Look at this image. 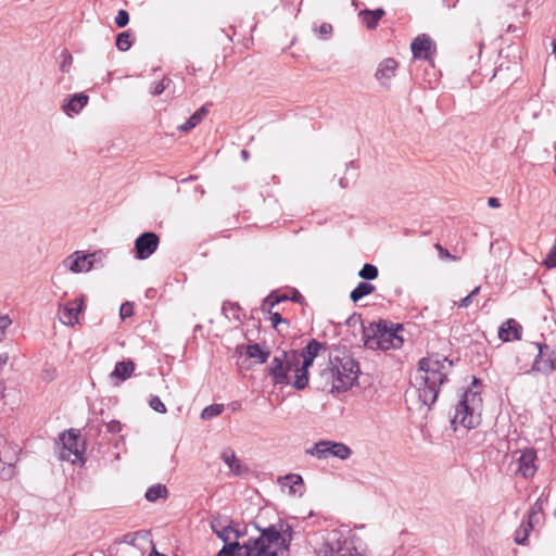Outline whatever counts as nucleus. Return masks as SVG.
<instances>
[{"mask_svg": "<svg viewBox=\"0 0 556 556\" xmlns=\"http://www.w3.org/2000/svg\"><path fill=\"white\" fill-rule=\"evenodd\" d=\"M452 362L447 357L431 355L419 361L418 369L414 377L415 390L412 393L419 403V408H430L437 401L440 387L447 377V369Z\"/></svg>", "mask_w": 556, "mask_h": 556, "instance_id": "f257e3e1", "label": "nucleus"}, {"mask_svg": "<svg viewBox=\"0 0 556 556\" xmlns=\"http://www.w3.org/2000/svg\"><path fill=\"white\" fill-rule=\"evenodd\" d=\"M403 328L401 325L379 320L370 323L368 326H363V340L364 345L370 350H396L402 348L403 338L400 331Z\"/></svg>", "mask_w": 556, "mask_h": 556, "instance_id": "f03ea898", "label": "nucleus"}, {"mask_svg": "<svg viewBox=\"0 0 556 556\" xmlns=\"http://www.w3.org/2000/svg\"><path fill=\"white\" fill-rule=\"evenodd\" d=\"M482 412V397L478 391L467 389L455 406V414L451 420L454 430L457 426L473 429L480 425Z\"/></svg>", "mask_w": 556, "mask_h": 556, "instance_id": "7ed1b4c3", "label": "nucleus"}, {"mask_svg": "<svg viewBox=\"0 0 556 556\" xmlns=\"http://www.w3.org/2000/svg\"><path fill=\"white\" fill-rule=\"evenodd\" d=\"M300 355L298 351L282 352L280 356H275L269 367V376L275 384H292L298 375L300 365Z\"/></svg>", "mask_w": 556, "mask_h": 556, "instance_id": "20e7f679", "label": "nucleus"}, {"mask_svg": "<svg viewBox=\"0 0 556 556\" xmlns=\"http://www.w3.org/2000/svg\"><path fill=\"white\" fill-rule=\"evenodd\" d=\"M332 362L338 381L337 392H345L356 383L359 375V366L352 356L345 353L341 356L334 355Z\"/></svg>", "mask_w": 556, "mask_h": 556, "instance_id": "39448f33", "label": "nucleus"}, {"mask_svg": "<svg viewBox=\"0 0 556 556\" xmlns=\"http://www.w3.org/2000/svg\"><path fill=\"white\" fill-rule=\"evenodd\" d=\"M324 349V345L317 340L313 339L308 342L306 348L299 353L300 355V365L298 369V375H295V380L293 381V387L296 390H303L306 388L308 383V368L312 366L315 357L319 354L320 350Z\"/></svg>", "mask_w": 556, "mask_h": 556, "instance_id": "423d86ee", "label": "nucleus"}, {"mask_svg": "<svg viewBox=\"0 0 556 556\" xmlns=\"http://www.w3.org/2000/svg\"><path fill=\"white\" fill-rule=\"evenodd\" d=\"M306 453L318 459H327L328 457H337L345 460L351 457L352 450L344 443L334 442L329 440H321L316 442Z\"/></svg>", "mask_w": 556, "mask_h": 556, "instance_id": "0eeeda50", "label": "nucleus"}, {"mask_svg": "<svg viewBox=\"0 0 556 556\" xmlns=\"http://www.w3.org/2000/svg\"><path fill=\"white\" fill-rule=\"evenodd\" d=\"M242 547V556H277L278 548L269 536V532L266 529L262 530L260 538L250 539L245 542Z\"/></svg>", "mask_w": 556, "mask_h": 556, "instance_id": "6e6552de", "label": "nucleus"}, {"mask_svg": "<svg viewBox=\"0 0 556 556\" xmlns=\"http://www.w3.org/2000/svg\"><path fill=\"white\" fill-rule=\"evenodd\" d=\"M62 447L60 458L76 464L83 460L84 446L79 442V434L71 429L60 435Z\"/></svg>", "mask_w": 556, "mask_h": 556, "instance_id": "1a4fd4ad", "label": "nucleus"}, {"mask_svg": "<svg viewBox=\"0 0 556 556\" xmlns=\"http://www.w3.org/2000/svg\"><path fill=\"white\" fill-rule=\"evenodd\" d=\"M84 307L85 295L67 303H60L58 308L59 320L65 326H75L78 324V317Z\"/></svg>", "mask_w": 556, "mask_h": 556, "instance_id": "9d476101", "label": "nucleus"}, {"mask_svg": "<svg viewBox=\"0 0 556 556\" xmlns=\"http://www.w3.org/2000/svg\"><path fill=\"white\" fill-rule=\"evenodd\" d=\"M159 243L160 238L155 232H143L135 241L136 257L147 260L157 250Z\"/></svg>", "mask_w": 556, "mask_h": 556, "instance_id": "9b49d317", "label": "nucleus"}, {"mask_svg": "<svg viewBox=\"0 0 556 556\" xmlns=\"http://www.w3.org/2000/svg\"><path fill=\"white\" fill-rule=\"evenodd\" d=\"M96 254L76 251L63 261V266L72 273H87L93 267Z\"/></svg>", "mask_w": 556, "mask_h": 556, "instance_id": "f8f14e48", "label": "nucleus"}, {"mask_svg": "<svg viewBox=\"0 0 556 556\" xmlns=\"http://www.w3.org/2000/svg\"><path fill=\"white\" fill-rule=\"evenodd\" d=\"M269 536L274 540L278 551H289L291 541L293 540V529L287 522H279L267 527Z\"/></svg>", "mask_w": 556, "mask_h": 556, "instance_id": "ddd939ff", "label": "nucleus"}, {"mask_svg": "<svg viewBox=\"0 0 556 556\" xmlns=\"http://www.w3.org/2000/svg\"><path fill=\"white\" fill-rule=\"evenodd\" d=\"M535 462L536 452L533 448H526L521 451L519 456L516 458L517 467L515 472L523 478L533 477L538 470Z\"/></svg>", "mask_w": 556, "mask_h": 556, "instance_id": "4468645a", "label": "nucleus"}, {"mask_svg": "<svg viewBox=\"0 0 556 556\" xmlns=\"http://www.w3.org/2000/svg\"><path fill=\"white\" fill-rule=\"evenodd\" d=\"M535 346L538 348V355L534 358L533 365L529 372L538 371L543 374H548L553 370V362L554 359L551 358V355L553 354V351L549 349L547 344L544 343H535Z\"/></svg>", "mask_w": 556, "mask_h": 556, "instance_id": "2eb2a0df", "label": "nucleus"}, {"mask_svg": "<svg viewBox=\"0 0 556 556\" xmlns=\"http://www.w3.org/2000/svg\"><path fill=\"white\" fill-rule=\"evenodd\" d=\"M288 300H289V295H287V294L279 295L276 292H271L263 301L262 309L269 314V320L271 323V326L276 329L279 324H281V323L288 324V321H287V319L282 318L278 312H273V308L278 303L288 301Z\"/></svg>", "mask_w": 556, "mask_h": 556, "instance_id": "dca6fc26", "label": "nucleus"}, {"mask_svg": "<svg viewBox=\"0 0 556 556\" xmlns=\"http://www.w3.org/2000/svg\"><path fill=\"white\" fill-rule=\"evenodd\" d=\"M397 62L392 58L381 61L376 71L375 77L383 87H389L391 79L395 76Z\"/></svg>", "mask_w": 556, "mask_h": 556, "instance_id": "f3484780", "label": "nucleus"}, {"mask_svg": "<svg viewBox=\"0 0 556 556\" xmlns=\"http://www.w3.org/2000/svg\"><path fill=\"white\" fill-rule=\"evenodd\" d=\"M211 528L213 532L224 541V543H232L233 541H238L241 536L239 530H236L230 526H226L220 518H213L211 521Z\"/></svg>", "mask_w": 556, "mask_h": 556, "instance_id": "a211bd4d", "label": "nucleus"}, {"mask_svg": "<svg viewBox=\"0 0 556 556\" xmlns=\"http://www.w3.org/2000/svg\"><path fill=\"white\" fill-rule=\"evenodd\" d=\"M522 327L514 318L507 319L498 329V338L503 342H509L514 340H520Z\"/></svg>", "mask_w": 556, "mask_h": 556, "instance_id": "6ab92c4d", "label": "nucleus"}, {"mask_svg": "<svg viewBox=\"0 0 556 556\" xmlns=\"http://www.w3.org/2000/svg\"><path fill=\"white\" fill-rule=\"evenodd\" d=\"M333 356L329 357L327 366L320 371L319 388L328 392H337V378L333 369Z\"/></svg>", "mask_w": 556, "mask_h": 556, "instance_id": "aec40b11", "label": "nucleus"}, {"mask_svg": "<svg viewBox=\"0 0 556 556\" xmlns=\"http://www.w3.org/2000/svg\"><path fill=\"white\" fill-rule=\"evenodd\" d=\"M432 45L433 42L429 36L425 34L417 36L410 45L414 58L428 59Z\"/></svg>", "mask_w": 556, "mask_h": 556, "instance_id": "412c9836", "label": "nucleus"}, {"mask_svg": "<svg viewBox=\"0 0 556 556\" xmlns=\"http://www.w3.org/2000/svg\"><path fill=\"white\" fill-rule=\"evenodd\" d=\"M134 370V362L131 359H125L116 363L114 370L111 372L110 377L112 379H117L118 382H123L132 375Z\"/></svg>", "mask_w": 556, "mask_h": 556, "instance_id": "4be33fe9", "label": "nucleus"}, {"mask_svg": "<svg viewBox=\"0 0 556 556\" xmlns=\"http://www.w3.org/2000/svg\"><path fill=\"white\" fill-rule=\"evenodd\" d=\"M386 14L383 9L376 10H364L359 13L362 16L363 23L366 25L368 29H375L378 25V22Z\"/></svg>", "mask_w": 556, "mask_h": 556, "instance_id": "5701e85b", "label": "nucleus"}, {"mask_svg": "<svg viewBox=\"0 0 556 556\" xmlns=\"http://www.w3.org/2000/svg\"><path fill=\"white\" fill-rule=\"evenodd\" d=\"M207 112L208 111L205 106L200 108L184 124H181L178 127V129L184 132L193 129L197 125H199L202 122V119L206 116Z\"/></svg>", "mask_w": 556, "mask_h": 556, "instance_id": "b1692460", "label": "nucleus"}, {"mask_svg": "<svg viewBox=\"0 0 556 556\" xmlns=\"http://www.w3.org/2000/svg\"><path fill=\"white\" fill-rule=\"evenodd\" d=\"M88 100L89 98L85 93H76L70 99L67 104L64 105V111L66 113H79L81 109L88 103Z\"/></svg>", "mask_w": 556, "mask_h": 556, "instance_id": "393cba45", "label": "nucleus"}, {"mask_svg": "<svg viewBox=\"0 0 556 556\" xmlns=\"http://www.w3.org/2000/svg\"><path fill=\"white\" fill-rule=\"evenodd\" d=\"M222 459L235 475H241L243 472V466L241 465V462L237 458L233 451H224L222 453Z\"/></svg>", "mask_w": 556, "mask_h": 556, "instance_id": "a878e982", "label": "nucleus"}, {"mask_svg": "<svg viewBox=\"0 0 556 556\" xmlns=\"http://www.w3.org/2000/svg\"><path fill=\"white\" fill-rule=\"evenodd\" d=\"M375 290H376V288L374 285H371L369 282L362 281L357 285V287L354 290H352V292L350 293V299L354 303H356L364 296L372 293Z\"/></svg>", "mask_w": 556, "mask_h": 556, "instance_id": "bb28decb", "label": "nucleus"}, {"mask_svg": "<svg viewBox=\"0 0 556 556\" xmlns=\"http://www.w3.org/2000/svg\"><path fill=\"white\" fill-rule=\"evenodd\" d=\"M245 353L250 358L257 359L260 364L266 363L270 355L269 351L263 350L257 343L249 344Z\"/></svg>", "mask_w": 556, "mask_h": 556, "instance_id": "cd10ccee", "label": "nucleus"}, {"mask_svg": "<svg viewBox=\"0 0 556 556\" xmlns=\"http://www.w3.org/2000/svg\"><path fill=\"white\" fill-rule=\"evenodd\" d=\"M533 529V521L527 520L522 522L515 533V542L519 545H525L528 541L530 531Z\"/></svg>", "mask_w": 556, "mask_h": 556, "instance_id": "c85d7f7f", "label": "nucleus"}, {"mask_svg": "<svg viewBox=\"0 0 556 556\" xmlns=\"http://www.w3.org/2000/svg\"><path fill=\"white\" fill-rule=\"evenodd\" d=\"M146 498L149 502H155L159 498L167 497V489L163 484H155L150 486L146 492Z\"/></svg>", "mask_w": 556, "mask_h": 556, "instance_id": "c756f323", "label": "nucleus"}, {"mask_svg": "<svg viewBox=\"0 0 556 556\" xmlns=\"http://www.w3.org/2000/svg\"><path fill=\"white\" fill-rule=\"evenodd\" d=\"M216 556H242V547L238 541L225 543Z\"/></svg>", "mask_w": 556, "mask_h": 556, "instance_id": "7c9ffc66", "label": "nucleus"}, {"mask_svg": "<svg viewBox=\"0 0 556 556\" xmlns=\"http://www.w3.org/2000/svg\"><path fill=\"white\" fill-rule=\"evenodd\" d=\"M223 412H224L223 404H212L210 406H206L202 410L201 418L204 420H208V419L219 416Z\"/></svg>", "mask_w": 556, "mask_h": 556, "instance_id": "2f4dec72", "label": "nucleus"}, {"mask_svg": "<svg viewBox=\"0 0 556 556\" xmlns=\"http://www.w3.org/2000/svg\"><path fill=\"white\" fill-rule=\"evenodd\" d=\"M132 45L131 36L129 33H121L116 38V47L121 51H127Z\"/></svg>", "mask_w": 556, "mask_h": 556, "instance_id": "473e14b6", "label": "nucleus"}, {"mask_svg": "<svg viewBox=\"0 0 556 556\" xmlns=\"http://www.w3.org/2000/svg\"><path fill=\"white\" fill-rule=\"evenodd\" d=\"M358 276L365 280H374L378 277V268L371 264H365L359 270Z\"/></svg>", "mask_w": 556, "mask_h": 556, "instance_id": "72a5a7b5", "label": "nucleus"}, {"mask_svg": "<svg viewBox=\"0 0 556 556\" xmlns=\"http://www.w3.org/2000/svg\"><path fill=\"white\" fill-rule=\"evenodd\" d=\"M170 79L164 77L160 81H155L150 86V93L153 96H160L169 85Z\"/></svg>", "mask_w": 556, "mask_h": 556, "instance_id": "f704fd0d", "label": "nucleus"}, {"mask_svg": "<svg viewBox=\"0 0 556 556\" xmlns=\"http://www.w3.org/2000/svg\"><path fill=\"white\" fill-rule=\"evenodd\" d=\"M543 265L546 266L547 268L556 267V238L552 249L549 250V252L547 253L546 257L543 261Z\"/></svg>", "mask_w": 556, "mask_h": 556, "instance_id": "c9c22d12", "label": "nucleus"}, {"mask_svg": "<svg viewBox=\"0 0 556 556\" xmlns=\"http://www.w3.org/2000/svg\"><path fill=\"white\" fill-rule=\"evenodd\" d=\"M330 556H358L355 548L349 544L341 545L336 552H332Z\"/></svg>", "mask_w": 556, "mask_h": 556, "instance_id": "e433bc0d", "label": "nucleus"}, {"mask_svg": "<svg viewBox=\"0 0 556 556\" xmlns=\"http://www.w3.org/2000/svg\"><path fill=\"white\" fill-rule=\"evenodd\" d=\"M542 510V500L539 498L532 506L531 508L529 509V513H528V520H531V521H538V517H539V514L541 513Z\"/></svg>", "mask_w": 556, "mask_h": 556, "instance_id": "4c0bfd02", "label": "nucleus"}, {"mask_svg": "<svg viewBox=\"0 0 556 556\" xmlns=\"http://www.w3.org/2000/svg\"><path fill=\"white\" fill-rule=\"evenodd\" d=\"M149 405L150 407L157 412V413H161V414H165L166 413V406L164 405V403L161 401V399L159 396H152L150 399V402H149Z\"/></svg>", "mask_w": 556, "mask_h": 556, "instance_id": "58836bf2", "label": "nucleus"}, {"mask_svg": "<svg viewBox=\"0 0 556 556\" xmlns=\"http://www.w3.org/2000/svg\"><path fill=\"white\" fill-rule=\"evenodd\" d=\"M117 27H125L129 22V14L126 10H119L114 18Z\"/></svg>", "mask_w": 556, "mask_h": 556, "instance_id": "ea45409f", "label": "nucleus"}, {"mask_svg": "<svg viewBox=\"0 0 556 556\" xmlns=\"http://www.w3.org/2000/svg\"><path fill=\"white\" fill-rule=\"evenodd\" d=\"M11 323L12 321L9 318V316H7V315L1 316L0 315V341H2L4 339L5 331L9 328V326L11 325Z\"/></svg>", "mask_w": 556, "mask_h": 556, "instance_id": "a19ab883", "label": "nucleus"}, {"mask_svg": "<svg viewBox=\"0 0 556 556\" xmlns=\"http://www.w3.org/2000/svg\"><path fill=\"white\" fill-rule=\"evenodd\" d=\"M285 480L289 481L291 483V490L293 493L296 492V490L294 489L295 485H302L303 484V480H302V477L300 475H288L286 476Z\"/></svg>", "mask_w": 556, "mask_h": 556, "instance_id": "79ce46f5", "label": "nucleus"}, {"mask_svg": "<svg viewBox=\"0 0 556 556\" xmlns=\"http://www.w3.org/2000/svg\"><path fill=\"white\" fill-rule=\"evenodd\" d=\"M134 314V307L132 304L129 302H126L122 304L119 308V315L122 319H125L127 317H130Z\"/></svg>", "mask_w": 556, "mask_h": 556, "instance_id": "37998d69", "label": "nucleus"}, {"mask_svg": "<svg viewBox=\"0 0 556 556\" xmlns=\"http://www.w3.org/2000/svg\"><path fill=\"white\" fill-rule=\"evenodd\" d=\"M332 30H333V28H332V25H331V24H329V23H323V24L319 26V28H318V34H319V36H320L321 38H325V39H326V38H328V37H330V36H331Z\"/></svg>", "mask_w": 556, "mask_h": 556, "instance_id": "c03bdc74", "label": "nucleus"}, {"mask_svg": "<svg viewBox=\"0 0 556 556\" xmlns=\"http://www.w3.org/2000/svg\"><path fill=\"white\" fill-rule=\"evenodd\" d=\"M434 248L438 250L441 258H451L453 261H457L458 258L452 255L447 250H445L440 243H435Z\"/></svg>", "mask_w": 556, "mask_h": 556, "instance_id": "a18cd8bd", "label": "nucleus"}, {"mask_svg": "<svg viewBox=\"0 0 556 556\" xmlns=\"http://www.w3.org/2000/svg\"><path fill=\"white\" fill-rule=\"evenodd\" d=\"M106 429L111 433H118L122 431L123 426L118 420H111L106 424Z\"/></svg>", "mask_w": 556, "mask_h": 556, "instance_id": "49530a36", "label": "nucleus"}, {"mask_svg": "<svg viewBox=\"0 0 556 556\" xmlns=\"http://www.w3.org/2000/svg\"><path fill=\"white\" fill-rule=\"evenodd\" d=\"M472 302H473V298H472L470 294H468V295H466L465 298H463V299L458 302V304H457V305H458V307H460V308H467V307H469V306L472 304Z\"/></svg>", "mask_w": 556, "mask_h": 556, "instance_id": "de8ad7c7", "label": "nucleus"}, {"mask_svg": "<svg viewBox=\"0 0 556 556\" xmlns=\"http://www.w3.org/2000/svg\"><path fill=\"white\" fill-rule=\"evenodd\" d=\"M137 535H138V533H127V534L124 535L123 542L127 543V544H130V545H134L135 541L137 539Z\"/></svg>", "mask_w": 556, "mask_h": 556, "instance_id": "09e8293b", "label": "nucleus"}, {"mask_svg": "<svg viewBox=\"0 0 556 556\" xmlns=\"http://www.w3.org/2000/svg\"><path fill=\"white\" fill-rule=\"evenodd\" d=\"M71 63H72V56L67 55L66 59L61 64V71L68 72V66L71 65Z\"/></svg>", "mask_w": 556, "mask_h": 556, "instance_id": "8fccbe9b", "label": "nucleus"}, {"mask_svg": "<svg viewBox=\"0 0 556 556\" xmlns=\"http://www.w3.org/2000/svg\"><path fill=\"white\" fill-rule=\"evenodd\" d=\"M488 205L490 207L495 208V207H500L501 206V202H500V200L497 198L491 197L488 200Z\"/></svg>", "mask_w": 556, "mask_h": 556, "instance_id": "3c124183", "label": "nucleus"}, {"mask_svg": "<svg viewBox=\"0 0 556 556\" xmlns=\"http://www.w3.org/2000/svg\"><path fill=\"white\" fill-rule=\"evenodd\" d=\"M289 300H291L293 302H301L302 294L298 290L293 289L292 290V295L289 296Z\"/></svg>", "mask_w": 556, "mask_h": 556, "instance_id": "603ef678", "label": "nucleus"}, {"mask_svg": "<svg viewBox=\"0 0 556 556\" xmlns=\"http://www.w3.org/2000/svg\"><path fill=\"white\" fill-rule=\"evenodd\" d=\"M8 359H9V357H8V355H7V354H4V355H0V367H1V366H3V365H5V364H7V362H8Z\"/></svg>", "mask_w": 556, "mask_h": 556, "instance_id": "864d4df0", "label": "nucleus"}, {"mask_svg": "<svg viewBox=\"0 0 556 556\" xmlns=\"http://www.w3.org/2000/svg\"><path fill=\"white\" fill-rule=\"evenodd\" d=\"M240 154H241V157L243 159V161H248L250 157V153L247 150H241Z\"/></svg>", "mask_w": 556, "mask_h": 556, "instance_id": "5fc2aeb1", "label": "nucleus"}, {"mask_svg": "<svg viewBox=\"0 0 556 556\" xmlns=\"http://www.w3.org/2000/svg\"><path fill=\"white\" fill-rule=\"evenodd\" d=\"M479 292H480V287L478 286V287H476V288H475V289H473L469 294H470L472 298H475V296H477V295L479 294Z\"/></svg>", "mask_w": 556, "mask_h": 556, "instance_id": "6e6d98bb", "label": "nucleus"}, {"mask_svg": "<svg viewBox=\"0 0 556 556\" xmlns=\"http://www.w3.org/2000/svg\"><path fill=\"white\" fill-rule=\"evenodd\" d=\"M3 387L2 384L0 383V400L3 397Z\"/></svg>", "mask_w": 556, "mask_h": 556, "instance_id": "4d7b16f0", "label": "nucleus"}, {"mask_svg": "<svg viewBox=\"0 0 556 556\" xmlns=\"http://www.w3.org/2000/svg\"><path fill=\"white\" fill-rule=\"evenodd\" d=\"M340 186H341L342 188H344V187H345L343 179H340Z\"/></svg>", "mask_w": 556, "mask_h": 556, "instance_id": "13d9d810", "label": "nucleus"}, {"mask_svg": "<svg viewBox=\"0 0 556 556\" xmlns=\"http://www.w3.org/2000/svg\"><path fill=\"white\" fill-rule=\"evenodd\" d=\"M553 365H554V366H553V370H555V371H556V359H554Z\"/></svg>", "mask_w": 556, "mask_h": 556, "instance_id": "bf43d9fd", "label": "nucleus"}, {"mask_svg": "<svg viewBox=\"0 0 556 556\" xmlns=\"http://www.w3.org/2000/svg\"><path fill=\"white\" fill-rule=\"evenodd\" d=\"M479 380L477 378H473V384H477Z\"/></svg>", "mask_w": 556, "mask_h": 556, "instance_id": "052dcab7", "label": "nucleus"}, {"mask_svg": "<svg viewBox=\"0 0 556 556\" xmlns=\"http://www.w3.org/2000/svg\"><path fill=\"white\" fill-rule=\"evenodd\" d=\"M554 516H555V518H556V509L554 510Z\"/></svg>", "mask_w": 556, "mask_h": 556, "instance_id": "680f3d73", "label": "nucleus"}]
</instances>
